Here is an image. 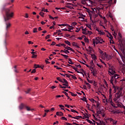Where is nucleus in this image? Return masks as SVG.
Masks as SVG:
<instances>
[{
    "label": "nucleus",
    "instance_id": "obj_1",
    "mask_svg": "<svg viewBox=\"0 0 125 125\" xmlns=\"http://www.w3.org/2000/svg\"><path fill=\"white\" fill-rule=\"evenodd\" d=\"M8 11H9V10H8L6 11V18H5V25H6V32L5 34V40L4 41V45L5 46H6L7 43H6V39L8 37H9V35H8L7 31H8V29L11 27V23L8 21V20H10L11 18H12L13 14V13H12L11 15H9L8 13Z\"/></svg>",
    "mask_w": 125,
    "mask_h": 125
},
{
    "label": "nucleus",
    "instance_id": "obj_2",
    "mask_svg": "<svg viewBox=\"0 0 125 125\" xmlns=\"http://www.w3.org/2000/svg\"><path fill=\"white\" fill-rule=\"evenodd\" d=\"M118 36L120 37L119 38V44L118 48L121 51L125 52V39H123L122 38V34L120 33H118Z\"/></svg>",
    "mask_w": 125,
    "mask_h": 125
},
{
    "label": "nucleus",
    "instance_id": "obj_3",
    "mask_svg": "<svg viewBox=\"0 0 125 125\" xmlns=\"http://www.w3.org/2000/svg\"><path fill=\"white\" fill-rule=\"evenodd\" d=\"M113 87L114 89L115 92H116L117 90H118L116 94L123 96V88L120 87H116L115 85H113Z\"/></svg>",
    "mask_w": 125,
    "mask_h": 125
},
{
    "label": "nucleus",
    "instance_id": "obj_4",
    "mask_svg": "<svg viewBox=\"0 0 125 125\" xmlns=\"http://www.w3.org/2000/svg\"><path fill=\"white\" fill-rule=\"evenodd\" d=\"M7 4H8V3H5L3 5V9L2 10H4V11H5V15L6 16L4 17V21H5V18H6L7 16H6V11H7L8 10H9L8 11V13L9 14V15H11L12 13H13V16L12 17H13V15L14 14V13L13 12H11L10 13V9L9 8H5L4 7H5L6 6V5H7Z\"/></svg>",
    "mask_w": 125,
    "mask_h": 125
},
{
    "label": "nucleus",
    "instance_id": "obj_5",
    "mask_svg": "<svg viewBox=\"0 0 125 125\" xmlns=\"http://www.w3.org/2000/svg\"><path fill=\"white\" fill-rule=\"evenodd\" d=\"M121 96L120 95H118L117 94H115L114 95V98L113 99V100L115 103H120V100H121Z\"/></svg>",
    "mask_w": 125,
    "mask_h": 125
},
{
    "label": "nucleus",
    "instance_id": "obj_6",
    "mask_svg": "<svg viewBox=\"0 0 125 125\" xmlns=\"http://www.w3.org/2000/svg\"><path fill=\"white\" fill-rule=\"evenodd\" d=\"M113 0L114 3L117 2V0H107V4H106L105 9H108V7H110L111 5H112V3H113Z\"/></svg>",
    "mask_w": 125,
    "mask_h": 125
},
{
    "label": "nucleus",
    "instance_id": "obj_7",
    "mask_svg": "<svg viewBox=\"0 0 125 125\" xmlns=\"http://www.w3.org/2000/svg\"><path fill=\"white\" fill-rule=\"evenodd\" d=\"M109 70L108 71V74L111 76V75H114L116 74V71L114 70V67H110L109 68Z\"/></svg>",
    "mask_w": 125,
    "mask_h": 125
},
{
    "label": "nucleus",
    "instance_id": "obj_8",
    "mask_svg": "<svg viewBox=\"0 0 125 125\" xmlns=\"http://www.w3.org/2000/svg\"><path fill=\"white\" fill-rule=\"evenodd\" d=\"M63 83H62V85H64V86H68L69 85L68 84V83H68V81L67 80H66V79H63Z\"/></svg>",
    "mask_w": 125,
    "mask_h": 125
},
{
    "label": "nucleus",
    "instance_id": "obj_9",
    "mask_svg": "<svg viewBox=\"0 0 125 125\" xmlns=\"http://www.w3.org/2000/svg\"><path fill=\"white\" fill-rule=\"evenodd\" d=\"M112 76H113L114 79L115 80H118V78H119V75L114 73L113 75H111Z\"/></svg>",
    "mask_w": 125,
    "mask_h": 125
},
{
    "label": "nucleus",
    "instance_id": "obj_10",
    "mask_svg": "<svg viewBox=\"0 0 125 125\" xmlns=\"http://www.w3.org/2000/svg\"><path fill=\"white\" fill-rule=\"evenodd\" d=\"M65 49H67V50H70L72 52H74L75 51L73 49H72V48L68 46H66V47H65Z\"/></svg>",
    "mask_w": 125,
    "mask_h": 125
},
{
    "label": "nucleus",
    "instance_id": "obj_11",
    "mask_svg": "<svg viewBox=\"0 0 125 125\" xmlns=\"http://www.w3.org/2000/svg\"><path fill=\"white\" fill-rule=\"evenodd\" d=\"M114 80H115V78H114L113 76H112L111 77V79H110V83L112 84V85H113V86H114V83H113V82H114Z\"/></svg>",
    "mask_w": 125,
    "mask_h": 125
},
{
    "label": "nucleus",
    "instance_id": "obj_12",
    "mask_svg": "<svg viewBox=\"0 0 125 125\" xmlns=\"http://www.w3.org/2000/svg\"><path fill=\"white\" fill-rule=\"evenodd\" d=\"M56 115L57 116H64V114H63V113L62 112H56Z\"/></svg>",
    "mask_w": 125,
    "mask_h": 125
},
{
    "label": "nucleus",
    "instance_id": "obj_13",
    "mask_svg": "<svg viewBox=\"0 0 125 125\" xmlns=\"http://www.w3.org/2000/svg\"><path fill=\"white\" fill-rule=\"evenodd\" d=\"M25 106L26 105H24V104H21V105L19 106L20 110H22V109L24 108V107H25Z\"/></svg>",
    "mask_w": 125,
    "mask_h": 125
},
{
    "label": "nucleus",
    "instance_id": "obj_14",
    "mask_svg": "<svg viewBox=\"0 0 125 125\" xmlns=\"http://www.w3.org/2000/svg\"><path fill=\"white\" fill-rule=\"evenodd\" d=\"M95 103L97 104V108H98L99 109V106H100V103L99 102L95 101Z\"/></svg>",
    "mask_w": 125,
    "mask_h": 125
},
{
    "label": "nucleus",
    "instance_id": "obj_15",
    "mask_svg": "<svg viewBox=\"0 0 125 125\" xmlns=\"http://www.w3.org/2000/svg\"><path fill=\"white\" fill-rule=\"evenodd\" d=\"M96 73H97V71L95 70H93V71H92V74H93V76H96V74H97Z\"/></svg>",
    "mask_w": 125,
    "mask_h": 125
},
{
    "label": "nucleus",
    "instance_id": "obj_16",
    "mask_svg": "<svg viewBox=\"0 0 125 125\" xmlns=\"http://www.w3.org/2000/svg\"><path fill=\"white\" fill-rule=\"evenodd\" d=\"M68 60L69 62H68L69 64H70L71 65H73V64H74V62H72V59L69 58Z\"/></svg>",
    "mask_w": 125,
    "mask_h": 125
},
{
    "label": "nucleus",
    "instance_id": "obj_17",
    "mask_svg": "<svg viewBox=\"0 0 125 125\" xmlns=\"http://www.w3.org/2000/svg\"><path fill=\"white\" fill-rule=\"evenodd\" d=\"M87 122L88 123H89V124H90L91 125H95V123H92V121H90V120H88V119L87 120Z\"/></svg>",
    "mask_w": 125,
    "mask_h": 125
},
{
    "label": "nucleus",
    "instance_id": "obj_18",
    "mask_svg": "<svg viewBox=\"0 0 125 125\" xmlns=\"http://www.w3.org/2000/svg\"><path fill=\"white\" fill-rule=\"evenodd\" d=\"M61 55H62V56H63V57H64L65 58V59H68V58L69 57V56H68V55H64L63 54H61Z\"/></svg>",
    "mask_w": 125,
    "mask_h": 125
},
{
    "label": "nucleus",
    "instance_id": "obj_19",
    "mask_svg": "<svg viewBox=\"0 0 125 125\" xmlns=\"http://www.w3.org/2000/svg\"><path fill=\"white\" fill-rule=\"evenodd\" d=\"M91 56H92V58L94 59L95 61L96 60V59H97V58H96V56H95V55H92Z\"/></svg>",
    "mask_w": 125,
    "mask_h": 125
},
{
    "label": "nucleus",
    "instance_id": "obj_20",
    "mask_svg": "<svg viewBox=\"0 0 125 125\" xmlns=\"http://www.w3.org/2000/svg\"><path fill=\"white\" fill-rule=\"evenodd\" d=\"M81 2L82 4H87V2H85V0H82Z\"/></svg>",
    "mask_w": 125,
    "mask_h": 125
},
{
    "label": "nucleus",
    "instance_id": "obj_21",
    "mask_svg": "<svg viewBox=\"0 0 125 125\" xmlns=\"http://www.w3.org/2000/svg\"><path fill=\"white\" fill-rule=\"evenodd\" d=\"M72 68H73V69H74L75 70V71H76V72H77V73H81V72H80L79 71H78V68L75 67H74V66H72Z\"/></svg>",
    "mask_w": 125,
    "mask_h": 125
},
{
    "label": "nucleus",
    "instance_id": "obj_22",
    "mask_svg": "<svg viewBox=\"0 0 125 125\" xmlns=\"http://www.w3.org/2000/svg\"><path fill=\"white\" fill-rule=\"evenodd\" d=\"M57 80L59 81V82H60L61 83H64V82H63V80L60 79V77H57Z\"/></svg>",
    "mask_w": 125,
    "mask_h": 125
},
{
    "label": "nucleus",
    "instance_id": "obj_23",
    "mask_svg": "<svg viewBox=\"0 0 125 125\" xmlns=\"http://www.w3.org/2000/svg\"><path fill=\"white\" fill-rule=\"evenodd\" d=\"M70 76H71L72 79H73V80H77V77L72 75V74H70Z\"/></svg>",
    "mask_w": 125,
    "mask_h": 125
},
{
    "label": "nucleus",
    "instance_id": "obj_24",
    "mask_svg": "<svg viewBox=\"0 0 125 125\" xmlns=\"http://www.w3.org/2000/svg\"><path fill=\"white\" fill-rule=\"evenodd\" d=\"M65 43L66 44H68V45H69V46H71V43L69 41H64Z\"/></svg>",
    "mask_w": 125,
    "mask_h": 125
},
{
    "label": "nucleus",
    "instance_id": "obj_25",
    "mask_svg": "<svg viewBox=\"0 0 125 125\" xmlns=\"http://www.w3.org/2000/svg\"><path fill=\"white\" fill-rule=\"evenodd\" d=\"M34 68L35 69H37V68H41V66H40V65H38V64H34Z\"/></svg>",
    "mask_w": 125,
    "mask_h": 125
},
{
    "label": "nucleus",
    "instance_id": "obj_26",
    "mask_svg": "<svg viewBox=\"0 0 125 125\" xmlns=\"http://www.w3.org/2000/svg\"><path fill=\"white\" fill-rule=\"evenodd\" d=\"M96 41H98L99 42H100V41H102V38L100 37H97L96 38Z\"/></svg>",
    "mask_w": 125,
    "mask_h": 125
},
{
    "label": "nucleus",
    "instance_id": "obj_27",
    "mask_svg": "<svg viewBox=\"0 0 125 125\" xmlns=\"http://www.w3.org/2000/svg\"><path fill=\"white\" fill-rule=\"evenodd\" d=\"M42 11H43L44 12H48V11H47V9H45L44 8H42Z\"/></svg>",
    "mask_w": 125,
    "mask_h": 125
},
{
    "label": "nucleus",
    "instance_id": "obj_28",
    "mask_svg": "<svg viewBox=\"0 0 125 125\" xmlns=\"http://www.w3.org/2000/svg\"><path fill=\"white\" fill-rule=\"evenodd\" d=\"M33 33H38V28H34L33 29Z\"/></svg>",
    "mask_w": 125,
    "mask_h": 125
},
{
    "label": "nucleus",
    "instance_id": "obj_29",
    "mask_svg": "<svg viewBox=\"0 0 125 125\" xmlns=\"http://www.w3.org/2000/svg\"><path fill=\"white\" fill-rule=\"evenodd\" d=\"M64 53L67 54V53H70V52L68 50L64 49Z\"/></svg>",
    "mask_w": 125,
    "mask_h": 125
},
{
    "label": "nucleus",
    "instance_id": "obj_30",
    "mask_svg": "<svg viewBox=\"0 0 125 125\" xmlns=\"http://www.w3.org/2000/svg\"><path fill=\"white\" fill-rule=\"evenodd\" d=\"M86 84L87 85V86H88V87H89V89H90V88H91V85H90V84H89V83H86Z\"/></svg>",
    "mask_w": 125,
    "mask_h": 125
},
{
    "label": "nucleus",
    "instance_id": "obj_31",
    "mask_svg": "<svg viewBox=\"0 0 125 125\" xmlns=\"http://www.w3.org/2000/svg\"><path fill=\"white\" fill-rule=\"evenodd\" d=\"M55 68H57V70H62V68L59 67L57 65H54Z\"/></svg>",
    "mask_w": 125,
    "mask_h": 125
},
{
    "label": "nucleus",
    "instance_id": "obj_32",
    "mask_svg": "<svg viewBox=\"0 0 125 125\" xmlns=\"http://www.w3.org/2000/svg\"><path fill=\"white\" fill-rule=\"evenodd\" d=\"M111 122H113V125H116L117 123V121H114L113 119H111Z\"/></svg>",
    "mask_w": 125,
    "mask_h": 125
},
{
    "label": "nucleus",
    "instance_id": "obj_33",
    "mask_svg": "<svg viewBox=\"0 0 125 125\" xmlns=\"http://www.w3.org/2000/svg\"><path fill=\"white\" fill-rule=\"evenodd\" d=\"M89 100L90 101H91V102H93V103H94V102H95V101H95L94 99H93L92 98L89 99Z\"/></svg>",
    "mask_w": 125,
    "mask_h": 125
},
{
    "label": "nucleus",
    "instance_id": "obj_34",
    "mask_svg": "<svg viewBox=\"0 0 125 125\" xmlns=\"http://www.w3.org/2000/svg\"><path fill=\"white\" fill-rule=\"evenodd\" d=\"M40 15H41V16H42V17H43V15H44V13L42 12H41L40 13Z\"/></svg>",
    "mask_w": 125,
    "mask_h": 125
},
{
    "label": "nucleus",
    "instance_id": "obj_35",
    "mask_svg": "<svg viewBox=\"0 0 125 125\" xmlns=\"http://www.w3.org/2000/svg\"><path fill=\"white\" fill-rule=\"evenodd\" d=\"M61 120H63V121H68V119H67L65 117H62Z\"/></svg>",
    "mask_w": 125,
    "mask_h": 125
},
{
    "label": "nucleus",
    "instance_id": "obj_36",
    "mask_svg": "<svg viewBox=\"0 0 125 125\" xmlns=\"http://www.w3.org/2000/svg\"><path fill=\"white\" fill-rule=\"evenodd\" d=\"M91 66H94V63H93V61H91L90 62Z\"/></svg>",
    "mask_w": 125,
    "mask_h": 125
},
{
    "label": "nucleus",
    "instance_id": "obj_37",
    "mask_svg": "<svg viewBox=\"0 0 125 125\" xmlns=\"http://www.w3.org/2000/svg\"><path fill=\"white\" fill-rule=\"evenodd\" d=\"M85 0V2H89V3H92V1H91V0Z\"/></svg>",
    "mask_w": 125,
    "mask_h": 125
},
{
    "label": "nucleus",
    "instance_id": "obj_38",
    "mask_svg": "<svg viewBox=\"0 0 125 125\" xmlns=\"http://www.w3.org/2000/svg\"><path fill=\"white\" fill-rule=\"evenodd\" d=\"M25 107L26 108L27 111H31V108H30V107L28 106L25 105Z\"/></svg>",
    "mask_w": 125,
    "mask_h": 125
},
{
    "label": "nucleus",
    "instance_id": "obj_39",
    "mask_svg": "<svg viewBox=\"0 0 125 125\" xmlns=\"http://www.w3.org/2000/svg\"><path fill=\"white\" fill-rule=\"evenodd\" d=\"M81 100L83 101H84L85 102H86V98H85V97H83V99H81Z\"/></svg>",
    "mask_w": 125,
    "mask_h": 125
},
{
    "label": "nucleus",
    "instance_id": "obj_40",
    "mask_svg": "<svg viewBox=\"0 0 125 125\" xmlns=\"http://www.w3.org/2000/svg\"><path fill=\"white\" fill-rule=\"evenodd\" d=\"M99 34L100 35H105V33L103 31H100Z\"/></svg>",
    "mask_w": 125,
    "mask_h": 125
},
{
    "label": "nucleus",
    "instance_id": "obj_41",
    "mask_svg": "<svg viewBox=\"0 0 125 125\" xmlns=\"http://www.w3.org/2000/svg\"><path fill=\"white\" fill-rule=\"evenodd\" d=\"M84 42H89V41L87 38H84Z\"/></svg>",
    "mask_w": 125,
    "mask_h": 125
},
{
    "label": "nucleus",
    "instance_id": "obj_42",
    "mask_svg": "<svg viewBox=\"0 0 125 125\" xmlns=\"http://www.w3.org/2000/svg\"><path fill=\"white\" fill-rule=\"evenodd\" d=\"M108 34H109V36H110L109 39H110V40H113V36H112V35L110 33H108Z\"/></svg>",
    "mask_w": 125,
    "mask_h": 125
},
{
    "label": "nucleus",
    "instance_id": "obj_43",
    "mask_svg": "<svg viewBox=\"0 0 125 125\" xmlns=\"http://www.w3.org/2000/svg\"><path fill=\"white\" fill-rule=\"evenodd\" d=\"M69 27H68V29H70V30H73L74 29V27L71 26L70 25H69Z\"/></svg>",
    "mask_w": 125,
    "mask_h": 125
},
{
    "label": "nucleus",
    "instance_id": "obj_44",
    "mask_svg": "<svg viewBox=\"0 0 125 125\" xmlns=\"http://www.w3.org/2000/svg\"><path fill=\"white\" fill-rule=\"evenodd\" d=\"M88 13H89V16H91V13H92V11H90V10H88Z\"/></svg>",
    "mask_w": 125,
    "mask_h": 125
},
{
    "label": "nucleus",
    "instance_id": "obj_45",
    "mask_svg": "<svg viewBox=\"0 0 125 125\" xmlns=\"http://www.w3.org/2000/svg\"><path fill=\"white\" fill-rule=\"evenodd\" d=\"M86 26L89 28V29H91V25L90 24H86Z\"/></svg>",
    "mask_w": 125,
    "mask_h": 125
},
{
    "label": "nucleus",
    "instance_id": "obj_46",
    "mask_svg": "<svg viewBox=\"0 0 125 125\" xmlns=\"http://www.w3.org/2000/svg\"><path fill=\"white\" fill-rule=\"evenodd\" d=\"M77 30L75 31V32H76V33H79V32H80V31H81V28H77Z\"/></svg>",
    "mask_w": 125,
    "mask_h": 125
},
{
    "label": "nucleus",
    "instance_id": "obj_47",
    "mask_svg": "<svg viewBox=\"0 0 125 125\" xmlns=\"http://www.w3.org/2000/svg\"><path fill=\"white\" fill-rule=\"evenodd\" d=\"M37 55L33 54V55H32V58H37Z\"/></svg>",
    "mask_w": 125,
    "mask_h": 125
},
{
    "label": "nucleus",
    "instance_id": "obj_48",
    "mask_svg": "<svg viewBox=\"0 0 125 125\" xmlns=\"http://www.w3.org/2000/svg\"><path fill=\"white\" fill-rule=\"evenodd\" d=\"M109 17H110V18H111L112 20H113V15H112V14L110 13L109 14Z\"/></svg>",
    "mask_w": 125,
    "mask_h": 125
},
{
    "label": "nucleus",
    "instance_id": "obj_49",
    "mask_svg": "<svg viewBox=\"0 0 125 125\" xmlns=\"http://www.w3.org/2000/svg\"><path fill=\"white\" fill-rule=\"evenodd\" d=\"M31 91V89H28L27 91H25L26 93L28 94Z\"/></svg>",
    "mask_w": 125,
    "mask_h": 125
},
{
    "label": "nucleus",
    "instance_id": "obj_50",
    "mask_svg": "<svg viewBox=\"0 0 125 125\" xmlns=\"http://www.w3.org/2000/svg\"><path fill=\"white\" fill-rule=\"evenodd\" d=\"M93 43L94 44V46H95V43H96V41H95L94 39H93Z\"/></svg>",
    "mask_w": 125,
    "mask_h": 125
},
{
    "label": "nucleus",
    "instance_id": "obj_51",
    "mask_svg": "<svg viewBox=\"0 0 125 125\" xmlns=\"http://www.w3.org/2000/svg\"><path fill=\"white\" fill-rule=\"evenodd\" d=\"M96 44H98V43H102V42H101V41H96Z\"/></svg>",
    "mask_w": 125,
    "mask_h": 125
},
{
    "label": "nucleus",
    "instance_id": "obj_52",
    "mask_svg": "<svg viewBox=\"0 0 125 125\" xmlns=\"http://www.w3.org/2000/svg\"><path fill=\"white\" fill-rule=\"evenodd\" d=\"M50 35H47L45 37V40H47L48 39H50Z\"/></svg>",
    "mask_w": 125,
    "mask_h": 125
},
{
    "label": "nucleus",
    "instance_id": "obj_53",
    "mask_svg": "<svg viewBox=\"0 0 125 125\" xmlns=\"http://www.w3.org/2000/svg\"><path fill=\"white\" fill-rule=\"evenodd\" d=\"M73 46H76V47H77V48H80V46H79V45H78V44H73Z\"/></svg>",
    "mask_w": 125,
    "mask_h": 125
},
{
    "label": "nucleus",
    "instance_id": "obj_54",
    "mask_svg": "<svg viewBox=\"0 0 125 125\" xmlns=\"http://www.w3.org/2000/svg\"><path fill=\"white\" fill-rule=\"evenodd\" d=\"M117 103L116 104V105H117V107H122V105H121V104H120L119 103Z\"/></svg>",
    "mask_w": 125,
    "mask_h": 125
},
{
    "label": "nucleus",
    "instance_id": "obj_55",
    "mask_svg": "<svg viewBox=\"0 0 125 125\" xmlns=\"http://www.w3.org/2000/svg\"><path fill=\"white\" fill-rule=\"evenodd\" d=\"M66 7H67V8H69V9H72L73 7L71 6H66Z\"/></svg>",
    "mask_w": 125,
    "mask_h": 125
},
{
    "label": "nucleus",
    "instance_id": "obj_56",
    "mask_svg": "<svg viewBox=\"0 0 125 125\" xmlns=\"http://www.w3.org/2000/svg\"><path fill=\"white\" fill-rule=\"evenodd\" d=\"M76 66L77 68H82V65H80V64H76Z\"/></svg>",
    "mask_w": 125,
    "mask_h": 125
},
{
    "label": "nucleus",
    "instance_id": "obj_57",
    "mask_svg": "<svg viewBox=\"0 0 125 125\" xmlns=\"http://www.w3.org/2000/svg\"><path fill=\"white\" fill-rule=\"evenodd\" d=\"M97 114H102V111L100 110V109L97 111Z\"/></svg>",
    "mask_w": 125,
    "mask_h": 125
},
{
    "label": "nucleus",
    "instance_id": "obj_58",
    "mask_svg": "<svg viewBox=\"0 0 125 125\" xmlns=\"http://www.w3.org/2000/svg\"><path fill=\"white\" fill-rule=\"evenodd\" d=\"M93 70H94V67H93V66H90V71L92 72Z\"/></svg>",
    "mask_w": 125,
    "mask_h": 125
},
{
    "label": "nucleus",
    "instance_id": "obj_59",
    "mask_svg": "<svg viewBox=\"0 0 125 125\" xmlns=\"http://www.w3.org/2000/svg\"><path fill=\"white\" fill-rule=\"evenodd\" d=\"M62 93H64V94H65V95L66 96H68V94L67 93V92H65V91H63Z\"/></svg>",
    "mask_w": 125,
    "mask_h": 125
},
{
    "label": "nucleus",
    "instance_id": "obj_60",
    "mask_svg": "<svg viewBox=\"0 0 125 125\" xmlns=\"http://www.w3.org/2000/svg\"><path fill=\"white\" fill-rule=\"evenodd\" d=\"M34 73H36V69H33V70L31 72V74H33Z\"/></svg>",
    "mask_w": 125,
    "mask_h": 125
},
{
    "label": "nucleus",
    "instance_id": "obj_61",
    "mask_svg": "<svg viewBox=\"0 0 125 125\" xmlns=\"http://www.w3.org/2000/svg\"><path fill=\"white\" fill-rule=\"evenodd\" d=\"M71 95H72V96H77V94H74V93H71Z\"/></svg>",
    "mask_w": 125,
    "mask_h": 125
},
{
    "label": "nucleus",
    "instance_id": "obj_62",
    "mask_svg": "<svg viewBox=\"0 0 125 125\" xmlns=\"http://www.w3.org/2000/svg\"><path fill=\"white\" fill-rule=\"evenodd\" d=\"M99 50L100 54H103V51L102 50H100V49H99Z\"/></svg>",
    "mask_w": 125,
    "mask_h": 125
},
{
    "label": "nucleus",
    "instance_id": "obj_63",
    "mask_svg": "<svg viewBox=\"0 0 125 125\" xmlns=\"http://www.w3.org/2000/svg\"><path fill=\"white\" fill-rule=\"evenodd\" d=\"M56 44V43L55 42H53L52 43H51V45H55Z\"/></svg>",
    "mask_w": 125,
    "mask_h": 125
},
{
    "label": "nucleus",
    "instance_id": "obj_64",
    "mask_svg": "<svg viewBox=\"0 0 125 125\" xmlns=\"http://www.w3.org/2000/svg\"><path fill=\"white\" fill-rule=\"evenodd\" d=\"M92 11V13H95V11H96V9H93Z\"/></svg>",
    "mask_w": 125,
    "mask_h": 125
}]
</instances>
